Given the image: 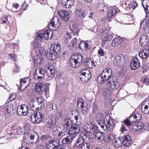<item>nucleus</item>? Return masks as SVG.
<instances>
[{
	"label": "nucleus",
	"mask_w": 149,
	"mask_h": 149,
	"mask_svg": "<svg viewBox=\"0 0 149 149\" xmlns=\"http://www.w3.org/2000/svg\"><path fill=\"white\" fill-rule=\"evenodd\" d=\"M103 114L101 113H98L95 118L96 121L98 124L100 125L102 129L107 132H111L115 126V123L110 119L109 116H107L104 119V122H102V120L103 118Z\"/></svg>",
	"instance_id": "nucleus-2"
},
{
	"label": "nucleus",
	"mask_w": 149,
	"mask_h": 149,
	"mask_svg": "<svg viewBox=\"0 0 149 149\" xmlns=\"http://www.w3.org/2000/svg\"><path fill=\"white\" fill-rule=\"evenodd\" d=\"M140 65L139 60L137 57H134L130 63V66L132 70H135L139 68Z\"/></svg>",
	"instance_id": "nucleus-18"
},
{
	"label": "nucleus",
	"mask_w": 149,
	"mask_h": 149,
	"mask_svg": "<svg viewBox=\"0 0 149 149\" xmlns=\"http://www.w3.org/2000/svg\"><path fill=\"white\" fill-rule=\"evenodd\" d=\"M121 41L120 38H115L112 41L111 45L114 47L117 46L120 43Z\"/></svg>",
	"instance_id": "nucleus-47"
},
{
	"label": "nucleus",
	"mask_w": 149,
	"mask_h": 149,
	"mask_svg": "<svg viewBox=\"0 0 149 149\" xmlns=\"http://www.w3.org/2000/svg\"><path fill=\"white\" fill-rule=\"evenodd\" d=\"M82 137H79L77 140L76 145L77 146H81L84 143V140L86 139V141H89L88 140V137H86L83 135V132L82 134Z\"/></svg>",
	"instance_id": "nucleus-35"
},
{
	"label": "nucleus",
	"mask_w": 149,
	"mask_h": 149,
	"mask_svg": "<svg viewBox=\"0 0 149 149\" xmlns=\"http://www.w3.org/2000/svg\"><path fill=\"white\" fill-rule=\"evenodd\" d=\"M44 39L45 40L51 39L53 36V32L51 29H47L43 33Z\"/></svg>",
	"instance_id": "nucleus-30"
},
{
	"label": "nucleus",
	"mask_w": 149,
	"mask_h": 149,
	"mask_svg": "<svg viewBox=\"0 0 149 149\" xmlns=\"http://www.w3.org/2000/svg\"><path fill=\"white\" fill-rule=\"evenodd\" d=\"M45 70L48 77H54L55 73L54 66L49 63L45 66Z\"/></svg>",
	"instance_id": "nucleus-11"
},
{
	"label": "nucleus",
	"mask_w": 149,
	"mask_h": 149,
	"mask_svg": "<svg viewBox=\"0 0 149 149\" xmlns=\"http://www.w3.org/2000/svg\"><path fill=\"white\" fill-rule=\"evenodd\" d=\"M120 85V83L118 82L116 77L113 76L110 81L107 82L105 87L107 88V89H105L103 93V95L105 97L108 96L111 91L118 88Z\"/></svg>",
	"instance_id": "nucleus-3"
},
{
	"label": "nucleus",
	"mask_w": 149,
	"mask_h": 149,
	"mask_svg": "<svg viewBox=\"0 0 149 149\" xmlns=\"http://www.w3.org/2000/svg\"><path fill=\"white\" fill-rule=\"evenodd\" d=\"M75 137L74 136H68L62 139V142L63 144H70L72 143V141Z\"/></svg>",
	"instance_id": "nucleus-27"
},
{
	"label": "nucleus",
	"mask_w": 149,
	"mask_h": 149,
	"mask_svg": "<svg viewBox=\"0 0 149 149\" xmlns=\"http://www.w3.org/2000/svg\"><path fill=\"white\" fill-rule=\"evenodd\" d=\"M70 27L74 35L77 36L78 35L79 30L77 26L73 24H70Z\"/></svg>",
	"instance_id": "nucleus-36"
},
{
	"label": "nucleus",
	"mask_w": 149,
	"mask_h": 149,
	"mask_svg": "<svg viewBox=\"0 0 149 149\" xmlns=\"http://www.w3.org/2000/svg\"><path fill=\"white\" fill-rule=\"evenodd\" d=\"M38 52L39 54H40L42 56H45L46 54V51L44 48L42 47H39L38 49Z\"/></svg>",
	"instance_id": "nucleus-57"
},
{
	"label": "nucleus",
	"mask_w": 149,
	"mask_h": 149,
	"mask_svg": "<svg viewBox=\"0 0 149 149\" xmlns=\"http://www.w3.org/2000/svg\"><path fill=\"white\" fill-rule=\"evenodd\" d=\"M43 38H44V35L43 33H40L37 38V42H36V40H35V42L33 45L34 49H35L37 47L38 43L40 42Z\"/></svg>",
	"instance_id": "nucleus-33"
},
{
	"label": "nucleus",
	"mask_w": 149,
	"mask_h": 149,
	"mask_svg": "<svg viewBox=\"0 0 149 149\" xmlns=\"http://www.w3.org/2000/svg\"><path fill=\"white\" fill-rule=\"evenodd\" d=\"M112 36L110 34H106V36L103 38V40L104 41H107L111 40L112 38Z\"/></svg>",
	"instance_id": "nucleus-60"
},
{
	"label": "nucleus",
	"mask_w": 149,
	"mask_h": 149,
	"mask_svg": "<svg viewBox=\"0 0 149 149\" xmlns=\"http://www.w3.org/2000/svg\"><path fill=\"white\" fill-rule=\"evenodd\" d=\"M74 0H62L61 5L64 8H71L73 5Z\"/></svg>",
	"instance_id": "nucleus-22"
},
{
	"label": "nucleus",
	"mask_w": 149,
	"mask_h": 149,
	"mask_svg": "<svg viewBox=\"0 0 149 149\" xmlns=\"http://www.w3.org/2000/svg\"><path fill=\"white\" fill-rule=\"evenodd\" d=\"M149 54V51L144 49L139 53V56L142 59H144L147 58Z\"/></svg>",
	"instance_id": "nucleus-39"
},
{
	"label": "nucleus",
	"mask_w": 149,
	"mask_h": 149,
	"mask_svg": "<svg viewBox=\"0 0 149 149\" xmlns=\"http://www.w3.org/2000/svg\"><path fill=\"white\" fill-rule=\"evenodd\" d=\"M98 8L100 11L101 12H106L108 10V8L103 4H101L99 5Z\"/></svg>",
	"instance_id": "nucleus-50"
},
{
	"label": "nucleus",
	"mask_w": 149,
	"mask_h": 149,
	"mask_svg": "<svg viewBox=\"0 0 149 149\" xmlns=\"http://www.w3.org/2000/svg\"><path fill=\"white\" fill-rule=\"evenodd\" d=\"M98 108L97 105L95 104H93V111L94 113H96L98 111Z\"/></svg>",
	"instance_id": "nucleus-64"
},
{
	"label": "nucleus",
	"mask_w": 149,
	"mask_h": 149,
	"mask_svg": "<svg viewBox=\"0 0 149 149\" xmlns=\"http://www.w3.org/2000/svg\"><path fill=\"white\" fill-rule=\"evenodd\" d=\"M72 114L76 120V124L77 125H80L81 123L82 120V117L80 114L77 112L76 111H72Z\"/></svg>",
	"instance_id": "nucleus-21"
},
{
	"label": "nucleus",
	"mask_w": 149,
	"mask_h": 149,
	"mask_svg": "<svg viewBox=\"0 0 149 149\" xmlns=\"http://www.w3.org/2000/svg\"><path fill=\"white\" fill-rule=\"evenodd\" d=\"M107 11V17L108 18H111L117 12V10L116 9L111 7L108 8Z\"/></svg>",
	"instance_id": "nucleus-32"
},
{
	"label": "nucleus",
	"mask_w": 149,
	"mask_h": 149,
	"mask_svg": "<svg viewBox=\"0 0 149 149\" xmlns=\"http://www.w3.org/2000/svg\"><path fill=\"white\" fill-rule=\"evenodd\" d=\"M126 58V56L123 54L118 55L114 58L113 64L116 66L123 65L125 63Z\"/></svg>",
	"instance_id": "nucleus-8"
},
{
	"label": "nucleus",
	"mask_w": 149,
	"mask_h": 149,
	"mask_svg": "<svg viewBox=\"0 0 149 149\" xmlns=\"http://www.w3.org/2000/svg\"><path fill=\"white\" fill-rule=\"evenodd\" d=\"M33 60L35 63H36L37 64H42L43 62V59L40 56H35L33 58Z\"/></svg>",
	"instance_id": "nucleus-44"
},
{
	"label": "nucleus",
	"mask_w": 149,
	"mask_h": 149,
	"mask_svg": "<svg viewBox=\"0 0 149 149\" xmlns=\"http://www.w3.org/2000/svg\"><path fill=\"white\" fill-rule=\"evenodd\" d=\"M130 116L132 117V119H135L137 120H140L142 118V115L137 112H134Z\"/></svg>",
	"instance_id": "nucleus-43"
},
{
	"label": "nucleus",
	"mask_w": 149,
	"mask_h": 149,
	"mask_svg": "<svg viewBox=\"0 0 149 149\" xmlns=\"http://www.w3.org/2000/svg\"><path fill=\"white\" fill-rule=\"evenodd\" d=\"M84 129V130L83 132V135L88 137V140L90 141L93 139L92 136L93 135L95 136V134L96 137H97L98 140H101L104 139V136L102 133L100 132L97 133L98 127L96 125L90 122H87L85 124Z\"/></svg>",
	"instance_id": "nucleus-1"
},
{
	"label": "nucleus",
	"mask_w": 149,
	"mask_h": 149,
	"mask_svg": "<svg viewBox=\"0 0 149 149\" xmlns=\"http://www.w3.org/2000/svg\"><path fill=\"white\" fill-rule=\"evenodd\" d=\"M143 6L146 13H149V0H143L142 2Z\"/></svg>",
	"instance_id": "nucleus-37"
},
{
	"label": "nucleus",
	"mask_w": 149,
	"mask_h": 149,
	"mask_svg": "<svg viewBox=\"0 0 149 149\" xmlns=\"http://www.w3.org/2000/svg\"><path fill=\"white\" fill-rule=\"evenodd\" d=\"M24 129L26 132L27 134L29 133H31L32 132L31 130V127L30 124L29 123H26L25 124L24 126L23 127Z\"/></svg>",
	"instance_id": "nucleus-48"
},
{
	"label": "nucleus",
	"mask_w": 149,
	"mask_h": 149,
	"mask_svg": "<svg viewBox=\"0 0 149 149\" xmlns=\"http://www.w3.org/2000/svg\"><path fill=\"white\" fill-rule=\"evenodd\" d=\"M91 72L88 69H83L80 72V78L82 82H86L91 78Z\"/></svg>",
	"instance_id": "nucleus-7"
},
{
	"label": "nucleus",
	"mask_w": 149,
	"mask_h": 149,
	"mask_svg": "<svg viewBox=\"0 0 149 149\" xmlns=\"http://www.w3.org/2000/svg\"><path fill=\"white\" fill-rule=\"evenodd\" d=\"M91 60L89 58L86 59L84 62V64L85 66L89 68H92L91 65Z\"/></svg>",
	"instance_id": "nucleus-52"
},
{
	"label": "nucleus",
	"mask_w": 149,
	"mask_h": 149,
	"mask_svg": "<svg viewBox=\"0 0 149 149\" xmlns=\"http://www.w3.org/2000/svg\"><path fill=\"white\" fill-rule=\"evenodd\" d=\"M77 105L78 107H81V112L83 114H85L88 111V105L83 99L81 98L78 99Z\"/></svg>",
	"instance_id": "nucleus-9"
},
{
	"label": "nucleus",
	"mask_w": 149,
	"mask_h": 149,
	"mask_svg": "<svg viewBox=\"0 0 149 149\" xmlns=\"http://www.w3.org/2000/svg\"><path fill=\"white\" fill-rule=\"evenodd\" d=\"M148 42V38L146 36L142 35L139 40V43L143 47L147 45Z\"/></svg>",
	"instance_id": "nucleus-28"
},
{
	"label": "nucleus",
	"mask_w": 149,
	"mask_h": 149,
	"mask_svg": "<svg viewBox=\"0 0 149 149\" xmlns=\"http://www.w3.org/2000/svg\"><path fill=\"white\" fill-rule=\"evenodd\" d=\"M131 138L129 135L125 136L123 138V142L124 146H129L131 144Z\"/></svg>",
	"instance_id": "nucleus-31"
},
{
	"label": "nucleus",
	"mask_w": 149,
	"mask_h": 149,
	"mask_svg": "<svg viewBox=\"0 0 149 149\" xmlns=\"http://www.w3.org/2000/svg\"><path fill=\"white\" fill-rule=\"evenodd\" d=\"M143 123L141 122H135L134 121V123H132L131 127L133 131L136 132L143 128Z\"/></svg>",
	"instance_id": "nucleus-19"
},
{
	"label": "nucleus",
	"mask_w": 149,
	"mask_h": 149,
	"mask_svg": "<svg viewBox=\"0 0 149 149\" xmlns=\"http://www.w3.org/2000/svg\"><path fill=\"white\" fill-rule=\"evenodd\" d=\"M17 131L18 132L19 134L23 135L24 134L25 135H26L27 134L26 132V131H25L23 127H20L19 130H17Z\"/></svg>",
	"instance_id": "nucleus-59"
},
{
	"label": "nucleus",
	"mask_w": 149,
	"mask_h": 149,
	"mask_svg": "<svg viewBox=\"0 0 149 149\" xmlns=\"http://www.w3.org/2000/svg\"><path fill=\"white\" fill-rule=\"evenodd\" d=\"M133 122L132 117L130 116L128 118L124 119L123 121L126 126L129 128L132 126V123H134Z\"/></svg>",
	"instance_id": "nucleus-38"
},
{
	"label": "nucleus",
	"mask_w": 149,
	"mask_h": 149,
	"mask_svg": "<svg viewBox=\"0 0 149 149\" xmlns=\"http://www.w3.org/2000/svg\"><path fill=\"white\" fill-rule=\"evenodd\" d=\"M34 135L32 134L29 133V134L25 135L24 137V142L26 144H29L34 143L33 141Z\"/></svg>",
	"instance_id": "nucleus-15"
},
{
	"label": "nucleus",
	"mask_w": 149,
	"mask_h": 149,
	"mask_svg": "<svg viewBox=\"0 0 149 149\" xmlns=\"http://www.w3.org/2000/svg\"><path fill=\"white\" fill-rule=\"evenodd\" d=\"M77 42L78 41H77V38H74L71 41L70 45H72L74 48L77 47L78 45L77 44Z\"/></svg>",
	"instance_id": "nucleus-58"
},
{
	"label": "nucleus",
	"mask_w": 149,
	"mask_h": 149,
	"mask_svg": "<svg viewBox=\"0 0 149 149\" xmlns=\"http://www.w3.org/2000/svg\"><path fill=\"white\" fill-rule=\"evenodd\" d=\"M64 38L65 42L68 43L71 38V35L68 32H67L65 34Z\"/></svg>",
	"instance_id": "nucleus-53"
},
{
	"label": "nucleus",
	"mask_w": 149,
	"mask_h": 149,
	"mask_svg": "<svg viewBox=\"0 0 149 149\" xmlns=\"http://www.w3.org/2000/svg\"><path fill=\"white\" fill-rule=\"evenodd\" d=\"M90 43L88 41H85V50L89 49L90 48Z\"/></svg>",
	"instance_id": "nucleus-63"
},
{
	"label": "nucleus",
	"mask_w": 149,
	"mask_h": 149,
	"mask_svg": "<svg viewBox=\"0 0 149 149\" xmlns=\"http://www.w3.org/2000/svg\"><path fill=\"white\" fill-rule=\"evenodd\" d=\"M112 70L110 68L104 69L97 77V81L100 83L103 84L108 81H110L113 76H111Z\"/></svg>",
	"instance_id": "nucleus-4"
},
{
	"label": "nucleus",
	"mask_w": 149,
	"mask_h": 149,
	"mask_svg": "<svg viewBox=\"0 0 149 149\" xmlns=\"http://www.w3.org/2000/svg\"><path fill=\"white\" fill-rule=\"evenodd\" d=\"M28 107L25 105H22L19 106L17 109V113L20 116L26 115L28 113Z\"/></svg>",
	"instance_id": "nucleus-12"
},
{
	"label": "nucleus",
	"mask_w": 149,
	"mask_h": 149,
	"mask_svg": "<svg viewBox=\"0 0 149 149\" xmlns=\"http://www.w3.org/2000/svg\"><path fill=\"white\" fill-rule=\"evenodd\" d=\"M45 118V115L43 112L40 111H36L33 115H32L31 119V121L35 124H39L42 123L44 120Z\"/></svg>",
	"instance_id": "nucleus-6"
},
{
	"label": "nucleus",
	"mask_w": 149,
	"mask_h": 149,
	"mask_svg": "<svg viewBox=\"0 0 149 149\" xmlns=\"http://www.w3.org/2000/svg\"><path fill=\"white\" fill-rule=\"evenodd\" d=\"M5 107L6 110V113L9 114L13 110V107L10 104H8L7 106H5Z\"/></svg>",
	"instance_id": "nucleus-56"
},
{
	"label": "nucleus",
	"mask_w": 149,
	"mask_h": 149,
	"mask_svg": "<svg viewBox=\"0 0 149 149\" xmlns=\"http://www.w3.org/2000/svg\"><path fill=\"white\" fill-rule=\"evenodd\" d=\"M66 132V129L63 128L61 130H60L57 136L60 138H62L65 135Z\"/></svg>",
	"instance_id": "nucleus-54"
},
{
	"label": "nucleus",
	"mask_w": 149,
	"mask_h": 149,
	"mask_svg": "<svg viewBox=\"0 0 149 149\" xmlns=\"http://www.w3.org/2000/svg\"><path fill=\"white\" fill-rule=\"evenodd\" d=\"M28 107L30 110L34 112L36 111V112L37 109L39 110V109L38 106V103L36 102L34 100H32L29 103L28 105Z\"/></svg>",
	"instance_id": "nucleus-26"
},
{
	"label": "nucleus",
	"mask_w": 149,
	"mask_h": 149,
	"mask_svg": "<svg viewBox=\"0 0 149 149\" xmlns=\"http://www.w3.org/2000/svg\"><path fill=\"white\" fill-rule=\"evenodd\" d=\"M54 141H49L46 142L45 146L47 149H54L57 146L54 144Z\"/></svg>",
	"instance_id": "nucleus-41"
},
{
	"label": "nucleus",
	"mask_w": 149,
	"mask_h": 149,
	"mask_svg": "<svg viewBox=\"0 0 149 149\" xmlns=\"http://www.w3.org/2000/svg\"><path fill=\"white\" fill-rule=\"evenodd\" d=\"M61 129V128L60 127L57 126H54L53 128L52 133L54 136L57 137L58 134V132Z\"/></svg>",
	"instance_id": "nucleus-49"
},
{
	"label": "nucleus",
	"mask_w": 149,
	"mask_h": 149,
	"mask_svg": "<svg viewBox=\"0 0 149 149\" xmlns=\"http://www.w3.org/2000/svg\"><path fill=\"white\" fill-rule=\"evenodd\" d=\"M45 88L42 82L37 83L35 86V90L38 93L42 94Z\"/></svg>",
	"instance_id": "nucleus-23"
},
{
	"label": "nucleus",
	"mask_w": 149,
	"mask_h": 149,
	"mask_svg": "<svg viewBox=\"0 0 149 149\" xmlns=\"http://www.w3.org/2000/svg\"><path fill=\"white\" fill-rule=\"evenodd\" d=\"M30 79L29 78H23L20 80L21 89L22 90L26 88L30 83Z\"/></svg>",
	"instance_id": "nucleus-25"
},
{
	"label": "nucleus",
	"mask_w": 149,
	"mask_h": 149,
	"mask_svg": "<svg viewBox=\"0 0 149 149\" xmlns=\"http://www.w3.org/2000/svg\"><path fill=\"white\" fill-rule=\"evenodd\" d=\"M34 74L33 78L35 80L41 81L44 76V70L42 68L40 67L36 70Z\"/></svg>",
	"instance_id": "nucleus-10"
},
{
	"label": "nucleus",
	"mask_w": 149,
	"mask_h": 149,
	"mask_svg": "<svg viewBox=\"0 0 149 149\" xmlns=\"http://www.w3.org/2000/svg\"><path fill=\"white\" fill-rule=\"evenodd\" d=\"M120 137L116 138L114 142V146L116 147H119L121 146L122 144Z\"/></svg>",
	"instance_id": "nucleus-45"
},
{
	"label": "nucleus",
	"mask_w": 149,
	"mask_h": 149,
	"mask_svg": "<svg viewBox=\"0 0 149 149\" xmlns=\"http://www.w3.org/2000/svg\"><path fill=\"white\" fill-rule=\"evenodd\" d=\"M57 105L53 103L48 104L47 107V111L52 112L51 116H53L56 114L57 111Z\"/></svg>",
	"instance_id": "nucleus-14"
},
{
	"label": "nucleus",
	"mask_w": 149,
	"mask_h": 149,
	"mask_svg": "<svg viewBox=\"0 0 149 149\" xmlns=\"http://www.w3.org/2000/svg\"><path fill=\"white\" fill-rule=\"evenodd\" d=\"M55 122L53 119L48 118L45 120V126L47 128H51L55 125Z\"/></svg>",
	"instance_id": "nucleus-29"
},
{
	"label": "nucleus",
	"mask_w": 149,
	"mask_h": 149,
	"mask_svg": "<svg viewBox=\"0 0 149 149\" xmlns=\"http://www.w3.org/2000/svg\"><path fill=\"white\" fill-rule=\"evenodd\" d=\"M115 135L113 134H111L107 136V139L108 140V141H110L113 140L115 138Z\"/></svg>",
	"instance_id": "nucleus-62"
},
{
	"label": "nucleus",
	"mask_w": 149,
	"mask_h": 149,
	"mask_svg": "<svg viewBox=\"0 0 149 149\" xmlns=\"http://www.w3.org/2000/svg\"><path fill=\"white\" fill-rule=\"evenodd\" d=\"M61 49L60 44L57 42H53L51 44L50 50L56 53L59 52Z\"/></svg>",
	"instance_id": "nucleus-20"
},
{
	"label": "nucleus",
	"mask_w": 149,
	"mask_h": 149,
	"mask_svg": "<svg viewBox=\"0 0 149 149\" xmlns=\"http://www.w3.org/2000/svg\"><path fill=\"white\" fill-rule=\"evenodd\" d=\"M60 22L59 19L56 16L54 17L49 24L50 27L51 26L53 30H56L58 29L60 26Z\"/></svg>",
	"instance_id": "nucleus-13"
},
{
	"label": "nucleus",
	"mask_w": 149,
	"mask_h": 149,
	"mask_svg": "<svg viewBox=\"0 0 149 149\" xmlns=\"http://www.w3.org/2000/svg\"><path fill=\"white\" fill-rule=\"evenodd\" d=\"M91 147L90 144L89 142L84 143L80 147L79 149H89Z\"/></svg>",
	"instance_id": "nucleus-55"
},
{
	"label": "nucleus",
	"mask_w": 149,
	"mask_h": 149,
	"mask_svg": "<svg viewBox=\"0 0 149 149\" xmlns=\"http://www.w3.org/2000/svg\"><path fill=\"white\" fill-rule=\"evenodd\" d=\"M75 14L76 16L79 18H84L86 16L84 11L81 9L77 10L75 11Z\"/></svg>",
	"instance_id": "nucleus-42"
},
{
	"label": "nucleus",
	"mask_w": 149,
	"mask_h": 149,
	"mask_svg": "<svg viewBox=\"0 0 149 149\" xmlns=\"http://www.w3.org/2000/svg\"><path fill=\"white\" fill-rule=\"evenodd\" d=\"M85 41H82L79 44H78L79 48L81 49H84L85 48Z\"/></svg>",
	"instance_id": "nucleus-61"
},
{
	"label": "nucleus",
	"mask_w": 149,
	"mask_h": 149,
	"mask_svg": "<svg viewBox=\"0 0 149 149\" xmlns=\"http://www.w3.org/2000/svg\"><path fill=\"white\" fill-rule=\"evenodd\" d=\"M80 130V127L78 125L72 126L69 129V134H77Z\"/></svg>",
	"instance_id": "nucleus-24"
},
{
	"label": "nucleus",
	"mask_w": 149,
	"mask_h": 149,
	"mask_svg": "<svg viewBox=\"0 0 149 149\" xmlns=\"http://www.w3.org/2000/svg\"><path fill=\"white\" fill-rule=\"evenodd\" d=\"M72 122L71 120L69 118H65L64 119L63 125L64 128L68 129L72 126Z\"/></svg>",
	"instance_id": "nucleus-40"
},
{
	"label": "nucleus",
	"mask_w": 149,
	"mask_h": 149,
	"mask_svg": "<svg viewBox=\"0 0 149 149\" xmlns=\"http://www.w3.org/2000/svg\"><path fill=\"white\" fill-rule=\"evenodd\" d=\"M44 100L41 98H40L38 99L36 102L38 103V106L39 108L40 109L43 108L44 106Z\"/></svg>",
	"instance_id": "nucleus-46"
},
{
	"label": "nucleus",
	"mask_w": 149,
	"mask_h": 149,
	"mask_svg": "<svg viewBox=\"0 0 149 149\" xmlns=\"http://www.w3.org/2000/svg\"><path fill=\"white\" fill-rule=\"evenodd\" d=\"M138 3L135 1H132L129 4V9H134L138 6Z\"/></svg>",
	"instance_id": "nucleus-51"
},
{
	"label": "nucleus",
	"mask_w": 149,
	"mask_h": 149,
	"mask_svg": "<svg viewBox=\"0 0 149 149\" xmlns=\"http://www.w3.org/2000/svg\"><path fill=\"white\" fill-rule=\"evenodd\" d=\"M141 110L145 114H149V100H148L143 101L141 107Z\"/></svg>",
	"instance_id": "nucleus-17"
},
{
	"label": "nucleus",
	"mask_w": 149,
	"mask_h": 149,
	"mask_svg": "<svg viewBox=\"0 0 149 149\" xmlns=\"http://www.w3.org/2000/svg\"><path fill=\"white\" fill-rule=\"evenodd\" d=\"M83 60L82 56L78 54L75 53L73 54L70 60V65L73 68L79 67Z\"/></svg>",
	"instance_id": "nucleus-5"
},
{
	"label": "nucleus",
	"mask_w": 149,
	"mask_h": 149,
	"mask_svg": "<svg viewBox=\"0 0 149 149\" xmlns=\"http://www.w3.org/2000/svg\"><path fill=\"white\" fill-rule=\"evenodd\" d=\"M57 53L52 51L46 54L47 57L49 60H54L57 58Z\"/></svg>",
	"instance_id": "nucleus-34"
},
{
	"label": "nucleus",
	"mask_w": 149,
	"mask_h": 149,
	"mask_svg": "<svg viewBox=\"0 0 149 149\" xmlns=\"http://www.w3.org/2000/svg\"><path fill=\"white\" fill-rule=\"evenodd\" d=\"M58 14L60 17L65 21H68L69 19V13L64 10H60L58 11Z\"/></svg>",
	"instance_id": "nucleus-16"
}]
</instances>
